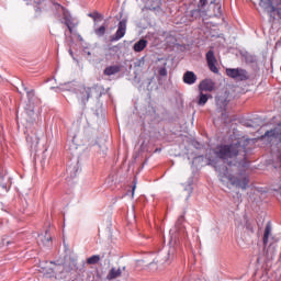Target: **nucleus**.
Listing matches in <instances>:
<instances>
[{"label":"nucleus","mask_w":281,"mask_h":281,"mask_svg":"<svg viewBox=\"0 0 281 281\" xmlns=\"http://www.w3.org/2000/svg\"><path fill=\"white\" fill-rule=\"evenodd\" d=\"M120 71H122V66L113 65V66H108L103 70V74H104V76H115V74H120Z\"/></svg>","instance_id":"nucleus-15"},{"label":"nucleus","mask_w":281,"mask_h":281,"mask_svg":"<svg viewBox=\"0 0 281 281\" xmlns=\"http://www.w3.org/2000/svg\"><path fill=\"white\" fill-rule=\"evenodd\" d=\"M177 254V248L176 247H170L169 250L167 251V256L164 258L160 255H158L151 263H149V267H155V265H170L172 260H175V256Z\"/></svg>","instance_id":"nucleus-5"},{"label":"nucleus","mask_w":281,"mask_h":281,"mask_svg":"<svg viewBox=\"0 0 281 281\" xmlns=\"http://www.w3.org/2000/svg\"><path fill=\"white\" fill-rule=\"evenodd\" d=\"M7 245H10V241H7Z\"/></svg>","instance_id":"nucleus-45"},{"label":"nucleus","mask_w":281,"mask_h":281,"mask_svg":"<svg viewBox=\"0 0 281 281\" xmlns=\"http://www.w3.org/2000/svg\"><path fill=\"white\" fill-rule=\"evenodd\" d=\"M159 8H161V1H158L156 7L151 5V10H159Z\"/></svg>","instance_id":"nucleus-31"},{"label":"nucleus","mask_w":281,"mask_h":281,"mask_svg":"<svg viewBox=\"0 0 281 281\" xmlns=\"http://www.w3.org/2000/svg\"><path fill=\"white\" fill-rule=\"evenodd\" d=\"M0 187L2 188V190H4L5 192L10 191V187H8L7 183H0Z\"/></svg>","instance_id":"nucleus-29"},{"label":"nucleus","mask_w":281,"mask_h":281,"mask_svg":"<svg viewBox=\"0 0 281 281\" xmlns=\"http://www.w3.org/2000/svg\"><path fill=\"white\" fill-rule=\"evenodd\" d=\"M203 159V156L194 157V160L192 161V166H194V161H201Z\"/></svg>","instance_id":"nucleus-33"},{"label":"nucleus","mask_w":281,"mask_h":281,"mask_svg":"<svg viewBox=\"0 0 281 281\" xmlns=\"http://www.w3.org/2000/svg\"><path fill=\"white\" fill-rule=\"evenodd\" d=\"M69 55L74 58V50L69 49Z\"/></svg>","instance_id":"nucleus-37"},{"label":"nucleus","mask_w":281,"mask_h":281,"mask_svg":"<svg viewBox=\"0 0 281 281\" xmlns=\"http://www.w3.org/2000/svg\"><path fill=\"white\" fill-rule=\"evenodd\" d=\"M26 142L31 148H38V142H41V138L36 133H33L26 136Z\"/></svg>","instance_id":"nucleus-14"},{"label":"nucleus","mask_w":281,"mask_h":281,"mask_svg":"<svg viewBox=\"0 0 281 281\" xmlns=\"http://www.w3.org/2000/svg\"><path fill=\"white\" fill-rule=\"evenodd\" d=\"M159 76H168V70L166 69V67H161L158 70Z\"/></svg>","instance_id":"nucleus-27"},{"label":"nucleus","mask_w":281,"mask_h":281,"mask_svg":"<svg viewBox=\"0 0 281 281\" xmlns=\"http://www.w3.org/2000/svg\"><path fill=\"white\" fill-rule=\"evenodd\" d=\"M53 269L55 271L56 278H58V276H63V273H69L70 271H74V268L71 266L60 263L55 265Z\"/></svg>","instance_id":"nucleus-11"},{"label":"nucleus","mask_w":281,"mask_h":281,"mask_svg":"<svg viewBox=\"0 0 281 281\" xmlns=\"http://www.w3.org/2000/svg\"><path fill=\"white\" fill-rule=\"evenodd\" d=\"M226 76L238 82L249 80V72L244 68H226Z\"/></svg>","instance_id":"nucleus-4"},{"label":"nucleus","mask_w":281,"mask_h":281,"mask_svg":"<svg viewBox=\"0 0 281 281\" xmlns=\"http://www.w3.org/2000/svg\"><path fill=\"white\" fill-rule=\"evenodd\" d=\"M94 33L97 36H104V34H106V27L100 26L99 29L94 30Z\"/></svg>","instance_id":"nucleus-24"},{"label":"nucleus","mask_w":281,"mask_h":281,"mask_svg":"<svg viewBox=\"0 0 281 281\" xmlns=\"http://www.w3.org/2000/svg\"><path fill=\"white\" fill-rule=\"evenodd\" d=\"M186 190H187V192H188V199H189V196H190V194H192V186H188V188H186Z\"/></svg>","instance_id":"nucleus-32"},{"label":"nucleus","mask_w":281,"mask_h":281,"mask_svg":"<svg viewBox=\"0 0 281 281\" xmlns=\"http://www.w3.org/2000/svg\"><path fill=\"white\" fill-rule=\"evenodd\" d=\"M22 87H23L24 91L26 92V98H27L29 102H32V100H34V89L29 90L24 83H22Z\"/></svg>","instance_id":"nucleus-22"},{"label":"nucleus","mask_w":281,"mask_h":281,"mask_svg":"<svg viewBox=\"0 0 281 281\" xmlns=\"http://www.w3.org/2000/svg\"><path fill=\"white\" fill-rule=\"evenodd\" d=\"M269 236H271V224H267L263 233V245L269 243Z\"/></svg>","instance_id":"nucleus-20"},{"label":"nucleus","mask_w":281,"mask_h":281,"mask_svg":"<svg viewBox=\"0 0 281 281\" xmlns=\"http://www.w3.org/2000/svg\"><path fill=\"white\" fill-rule=\"evenodd\" d=\"M100 262V255H93L87 259L88 265H98Z\"/></svg>","instance_id":"nucleus-23"},{"label":"nucleus","mask_w":281,"mask_h":281,"mask_svg":"<svg viewBox=\"0 0 281 281\" xmlns=\"http://www.w3.org/2000/svg\"><path fill=\"white\" fill-rule=\"evenodd\" d=\"M207 100H210V95L203 93V91H200V95L198 100L199 106H205V104H207Z\"/></svg>","instance_id":"nucleus-19"},{"label":"nucleus","mask_w":281,"mask_h":281,"mask_svg":"<svg viewBox=\"0 0 281 281\" xmlns=\"http://www.w3.org/2000/svg\"><path fill=\"white\" fill-rule=\"evenodd\" d=\"M135 188H137V182H135L133 186V194H135Z\"/></svg>","instance_id":"nucleus-36"},{"label":"nucleus","mask_w":281,"mask_h":281,"mask_svg":"<svg viewBox=\"0 0 281 281\" xmlns=\"http://www.w3.org/2000/svg\"><path fill=\"white\" fill-rule=\"evenodd\" d=\"M207 5V0H199L198 9L191 11L192 19H205L207 16V11L203 10L204 7Z\"/></svg>","instance_id":"nucleus-8"},{"label":"nucleus","mask_w":281,"mask_h":281,"mask_svg":"<svg viewBox=\"0 0 281 281\" xmlns=\"http://www.w3.org/2000/svg\"><path fill=\"white\" fill-rule=\"evenodd\" d=\"M245 157V146L240 145V142L236 140L227 145H217L214 149H210L206 154L207 166H212L222 183H231L235 188L245 190L249 187V176L247 172L239 171L235 176L229 173V169L225 165V161L229 159H236L237 157Z\"/></svg>","instance_id":"nucleus-1"},{"label":"nucleus","mask_w":281,"mask_h":281,"mask_svg":"<svg viewBox=\"0 0 281 281\" xmlns=\"http://www.w3.org/2000/svg\"><path fill=\"white\" fill-rule=\"evenodd\" d=\"M92 95H97V98L100 95V92H98V86H92L91 88L80 86L77 90V98L79 101H81L83 106L87 104V102H89V98Z\"/></svg>","instance_id":"nucleus-3"},{"label":"nucleus","mask_w":281,"mask_h":281,"mask_svg":"<svg viewBox=\"0 0 281 281\" xmlns=\"http://www.w3.org/2000/svg\"><path fill=\"white\" fill-rule=\"evenodd\" d=\"M50 243H52V237H44L42 239V244L44 245V247H49Z\"/></svg>","instance_id":"nucleus-26"},{"label":"nucleus","mask_w":281,"mask_h":281,"mask_svg":"<svg viewBox=\"0 0 281 281\" xmlns=\"http://www.w3.org/2000/svg\"><path fill=\"white\" fill-rule=\"evenodd\" d=\"M122 271H126V267L121 268H112L108 276H106V280H115L116 278H120V276H122Z\"/></svg>","instance_id":"nucleus-13"},{"label":"nucleus","mask_w":281,"mask_h":281,"mask_svg":"<svg viewBox=\"0 0 281 281\" xmlns=\"http://www.w3.org/2000/svg\"><path fill=\"white\" fill-rule=\"evenodd\" d=\"M183 217H180L179 221H181Z\"/></svg>","instance_id":"nucleus-47"},{"label":"nucleus","mask_w":281,"mask_h":281,"mask_svg":"<svg viewBox=\"0 0 281 281\" xmlns=\"http://www.w3.org/2000/svg\"><path fill=\"white\" fill-rule=\"evenodd\" d=\"M72 265L76 267V261H72Z\"/></svg>","instance_id":"nucleus-42"},{"label":"nucleus","mask_w":281,"mask_h":281,"mask_svg":"<svg viewBox=\"0 0 281 281\" xmlns=\"http://www.w3.org/2000/svg\"><path fill=\"white\" fill-rule=\"evenodd\" d=\"M35 5H40L35 9V12L38 14L42 10H52L56 11L57 16L64 15L65 19V25L68 27L69 32H74V29L71 27V16L69 13H67V10H65V7L54 2L53 0H34Z\"/></svg>","instance_id":"nucleus-2"},{"label":"nucleus","mask_w":281,"mask_h":281,"mask_svg":"<svg viewBox=\"0 0 281 281\" xmlns=\"http://www.w3.org/2000/svg\"><path fill=\"white\" fill-rule=\"evenodd\" d=\"M259 5L263 10H267V12H276V7L273 5L272 0H260Z\"/></svg>","instance_id":"nucleus-16"},{"label":"nucleus","mask_w":281,"mask_h":281,"mask_svg":"<svg viewBox=\"0 0 281 281\" xmlns=\"http://www.w3.org/2000/svg\"><path fill=\"white\" fill-rule=\"evenodd\" d=\"M82 267H85V261L82 262Z\"/></svg>","instance_id":"nucleus-46"},{"label":"nucleus","mask_w":281,"mask_h":281,"mask_svg":"<svg viewBox=\"0 0 281 281\" xmlns=\"http://www.w3.org/2000/svg\"><path fill=\"white\" fill-rule=\"evenodd\" d=\"M228 166H232V161H228Z\"/></svg>","instance_id":"nucleus-41"},{"label":"nucleus","mask_w":281,"mask_h":281,"mask_svg":"<svg viewBox=\"0 0 281 281\" xmlns=\"http://www.w3.org/2000/svg\"><path fill=\"white\" fill-rule=\"evenodd\" d=\"M182 80H183L184 85H190V86H192V85H194V83L196 82V80H198L196 74H194V71L188 70V71H186V72L183 74Z\"/></svg>","instance_id":"nucleus-12"},{"label":"nucleus","mask_w":281,"mask_h":281,"mask_svg":"<svg viewBox=\"0 0 281 281\" xmlns=\"http://www.w3.org/2000/svg\"><path fill=\"white\" fill-rule=\"evenodd\" d=\"M215 104L217 106V111L223 113V111H227V104H229V94L224 92L215 97Z\"/></svg>","instance_id":"nucleus-6"},{"label":"nucleus","mask_w":281,"mask_h":281,"mask_svg":"<svg viewBox=\"0 0 281 281\" xmlns=\"http://www.w3.org/2000/svg\"><path fill=\"white\" fill-rule=\"evenodd\" d=\"M88 16L90 19H93V21H98V19H102V15L98 13V11H94L93 13H88Z\"/></svg>","instance_id":"nucleus-25"},{"label":"nucleus","mask_w":281,"mask_h":281,"mask_svg":"<svg viewBox=\"0 0 281 281\" xmlns=\"http://www.w3.org/2000/svg\"><path fill=\"white\" fill-rule=\"evenodd\" d=\"M216 0L211 1V3H215Z\"/></svg>","instance_id":"nucleus-43"},{"label":"nucleus","mask_w":281,"mask_h":281,"mask_svg":"<svg viewBox=\"0 0 281 281\" xmlns=\"http://www.w3.org/2000/svg\"><path fill=\"white\" fill-rule=\"evenodd\" d=\"M83 54H87V56H91V52H89L87 48H83Z\"/></svg>","instance_id":"nucleus-34"},{"label":"nucleus","mask_w":281,"mask_h":281,"mask_svg":"<svg viewBox=\"0 0 281 281\" xmlns=\"http://www.w3.org/2000/svg\"><path fill=\"white\" fill-rule=\"evenodd\" d=\"M27 114L32 117V115H34V110L29 111Z\"/></svg>","instance_id":"nucleus-35"},{"label":"nucleus","mask_w":281,"mask_h":281,"mask_svg":"<svg viewBox=\"0 0 281 281\" xmlns=\"http://www.w3.org/2000/svg\"><path fill=\"white\" fill-rule=\"evenodd\" d=\"M24 1H26V5H30V2H29V0H24Z\"/></svg>","instance_id":"nucleus-39"},{"label":"nucleus","mask_w":281,"mask_h":281,"mask_svg":"<svg viewBox=\"0 0 281 281\" xmlns=\"http://www.w3.org/2000/svg\"><path fill=\"white\" fill-rule=\"evenodd\" d=\"M206 61H207V66L210 71H212L213 74H218V67H216V56H214V50H209L206 53Z\"/></svg>","instance_id":"nucleus-9"},{"label":"nucleus","mask_w":281,"mask_h":281,"mask_svg":"<svg viewBox=\"0 0 281 281\" xmlns=\"http://www.w3.org/2000/svg\"><path fill=\"white\" fill-rule=\"evenodd\" d=\"M125 35H126V20H122L119 22L115 34L110 36V41L111 43H116L117 41H121V38H124Z\"/></svg>","instance_id":"nucleus-7"},{"label":"nucleus","mask_w":281,"mask_h":281,"mask_svg":"<svg viewBox=\"0 0 281 281\" xmlns=\"http://www.w3.org/2000/svg\"><path fill=\"white\" fill-rule=\"evenodd\" d=\"M236 196H237V203H241L243 202V194L236 193Z\"/></svg>","instance_id":"nucleus-30"},{"label":"nucleus","mask_w":281,"mask_h":281,"mask_svg":"<svg viewBox=\"0 0 281 281\" xmlns=\"http://www.w3.org/2000/svg\"><path fill=\"white\" fill-rule=\"evenodd\" d=\"M247 126H254V125H251V123H248Z\"/></svg>","instance_id":"nucleus-40"},{"label":"nucleus","mask_w":281,"mask_h":281,"mask_svg":"<svg viewBox=\"0 0 281 281\" xmlns=\"http://www.w3.org/2000/svg\"><path fill=\"white\" fill-rule=\"evenodd\" d=\"M215 7L217 8V14L216 16H221L223 14L222 7L220 3H216Z\"/></svg>","instance_id":"nucleus-28"},{"label":"nucleus","mask_w":281,"mask_h":281,"mask_svg":"<svg viewBox=\"0 0 281 281\" xmlns=\"http://www.w3.org/2000/svg\"><path fill=\"white\" fill-rule=\"evenodd\" d=\"M238 164H239L238 160H236L233 165L234 166H238Z\"/></svg>","instance_id":"nucleus-38"},{"label":"nucleus","mask_w":281,"mask_h":281,"mask_svg":"<svg viewBox=\"0 0 281 281\" xmlns=\"http://www.w3.org/2000/svg\"><path fill=\"white\" fill-rule=\"evenodd\" d=\"M0 179H3V176L0 175Z\"/></svg>","instance_id":"nucleus-44"},{"label":"nucleus","mask_w":281,"mask_h":281,"mask_svg":"<svg viewBox=\"0 0 281 281\" xmlns=\"http://www.w3.org/2000/svg\"><path fill=\"white\" fill-rule=\"evenodd\" d=\"M43 269V273L45 278H57L56 277V271H54V268H42Z\"/></svg>","instance_id":"nucleus-21"},{"label":"nucleus","mask_w":281,"mask_h":281,"mask_svg":"<svg viewBox=\"0 0 281 281\" xmlns=\"http://www.w3.org/2000/svg\"><path fill=\"white\" fill-rule=\"evenodd\" d=\"M148 46V41L142 38L138 42H136L133 46L134 52H144V49H146V47Z\"/></svg>","instance_id":"nucleus-18"},{"label":"nucleus","mask_w":281,"mask_h":281,"mask_svg":"<svg viewBox=\"0 0 281 281\" xmlns=\"http://www.w3.org/2000/svg\"><path fill=\"white\" fill-rule=\"evenodd\" d=\"M79 170H80V166L78 165V162L69 165L67 167V173L71 177V179H75V177H77Z\"/></svg>","instance_id":"nucleus-17"},{"label":"nucleus","mask_w":281,"mask_h":281,"mask_svg":"<svg viewBox=\"0 0 281 281\" xmlns=\"http://www.w3.org/2000/svg\"><path fill=\"white\" fill-rule=\"evenodd\" d=\"M216 89V83L212 79H204L199 85V91L212 92Z\"/></svg>","instance_id":"nucleus-10"}]
</instances>
